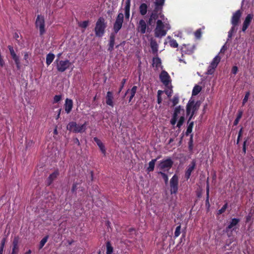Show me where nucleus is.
Returning a JSON list of instances; mask_svg holds the SVG:
<instances>
[{
	"label": "nucleus",
	"mask_w": 254,
	"mask_h": 254,
	"mask_svg": "<svg viewBox=\"0 0 254 254\" xmlns=\"http://www.w3.org/2000/svg\"><path fill=\"white\" fill-rule=\"evenodd\" d=\"M170 29L169 24H164L161 20H158L156 22V26L154 30V35L156 37L161 38L165 36L167 31Z\"/></svg>",
	"instance_id": "f257e3e1"
},
{
	"label": "nucleus",
	"mask_w": 254,
	"mask_h": 254,
	"mask_svg": "<svg viewBox=\"0 0 254 254\" xmlns=\"http://www.w3.org/2000/svg\"><path fill=\"white\" fill-rule=\"evenodd\" d=\"M107 27V22L105 18L100 17L97 20L94 28V32L96 37H102L105 33V29Z\"/></svg>",
	"instance_id": "f03ea898"
},
{
	"label": "nucleus",
	"mask_w": 254,
	"mask_h": 254,
	"mask_svg": "<svg viewBox=\"0 0 254 254\" xmlns=\"http://www.w3.org/2000/svg\"><path fill=\"white\" fill-rule=\"evenodd\" d=\"M87 122H85L83 125H79L75 122H70L67 126V129L74 133H82L86 129Z\"/></svg>",
	"instance_id": "7ed1b4c3"
},
{
	"label": "nucleus",
	"mask_w": 254,
	"mask_h": 254,
	"mask_svg": "<svg viewBox=\"0 0 254 254\" xmlns=\"http://www.w3.org/2000/svg\"><path fill=\"white\" fill-rule=\"evenodd\" d=\"M57 63L56 68L57 70L60 72H63L69 69L72 65V63L68 60H59L57 59L55 61Z\"/></svg>",
	"instance_id": "20e7f679"
},
{
	"label": "nucleus",
	"mask_w": 254,
	"mask_h": 254,
	"mask_svg": "<svg viewBox=\"0 0 254 254\" xmlns=\"http://www.w3.org/2000/svg\"><path fill=\"white\" fill-rule=\"evenodd\" d=\"M201 102L200 101L195 102L191 98L189 101L186 106V113L187 115H189L191 112L195 113L199 109Z\"/></svg>",
	"instance_id": "39448f33"
},
{
	"label": "nucleus",
	"mask_w": 254,
	"mask_h": 254,
	"mask_svg": "<svg viewBox=\"0 0 254 254\" xmlns=\"http://www.w3.org/2000/svg\"><path fill=\"white\" fill-rule=\"evenodd\" d=\"M35 27L39 29L40 36H42L45 33V22L43 16L37 15L35 21Z\"/></svg>",
	"instance_id": "423d86ee"
},
{
	"label": "nucleus",
	"mask_w": 254,
	"mask_h": 254,
	"mask_svg": "<svg viewBox=\"0 0 254 254\" xmlns=\"http://www.w3.org/2000/svg\"><path fill=\"white\" fill-rule=\"evenodd\" d=\"M173 163L172 160L169 158L161 161L158 165V168L163 171H169L172 167Z\"/></svg>",
	"instance_id": "0eeeda50"
},
{
	"label": "nucleus",
	"mask_w": 254,
	"mask_h": 254,
	"mask_svg": "<svg viewBox=\"0 0 254 254\" xmlns=\"http://www.w3.org/2000/svg\"><path fill=\"white\" fill-rule=\"evenodd\" d=\"M124 14L123 13H119L113 24L114 33L117 34L122 28L124 22Z\"/></svg>",
	"instance_id": "6e6552de"
},
{
	"label": "nucleus",
	"mask_w": 254,
	"mask_h": 254,
	"mask_svg": "<svg viewBox=\"0 0 254 254\" xmlns=\"http://www.w3.org/2000/svg\"><path fill=\"white\" fill-rule=\"evenodd\" d=\"M179 177L175 174L170 181L171 194H176L178 190Z\"/></svg>",
	"instance_id": "1a4fd4ad"
},
{
	"label": "nucleus",
	"mask_w": 254,
	"mask_h": 254,
	"mask_svg": "<svg viewBox=\"0 0 254 254\" xmlns=\"http://www.w3.org/2000/svg\"><path fill=\"white\" fill-rule=\"evenodd\" d=\"M159 78L161 81L165 86H167L171 81L170 75L165 70L161 71L159 75Z\"/></svg>",
	"instance_id": "9d476101"
},
{
	"label": "nucleus",
	"mask_w": 254,
	"mask_h": 254,
	"mask_svg": "<svg viewBox=\"0 0 254 254\" xmlns=\"http://www.w3.org/2000/svg\"><path fill=\"white\" fill-rule=\"evenodd\" d=\"M242 14V11L239 9L233 14L231 18V24L234 27L237 26Z\"/></svg>",
	"instance_id": "9b49d317"
},
{
	"label": "nucleus",
	"mask_w": 254,
	"mask_h": 254,
	"mask_svg": "<svg viewBox=\"0 0 254 254\" xmlns=\"http://www.w3.org/2000/svg\"><path fill=\"white\" fill-rule=\"evenodd\" d=\"M181 111H184V109L182 108L181 106H177L175 108L172 118L170 120V124L174 126L176 124L178 115L180 114Z\"/></svg>",
	"instance_id": "f8f14e48"
},
{
	"label": "nucleus",
	"mask_w": 254,
	"mask_h": 254,
	"mask_svg": "<svg viewBox=\"0 0 254 254\" xmlns=\"http://www.w3.org/2000/svg\"><path fill=\"white\" fill-rule=\"evenodd\" d=\"M253 18H254V15L252 13L248 14L246 16V17L244 20V21L243 22V26H242V30L243 32H245L246 30L248 29V28L249 27V25H250V24L252 21V19H253Z\"/></svg>",
	"instance_id": "ddd939ff"
},
{
	"label": "nucleus",
	"mask_w": 254,
	"mask_h": 254,
	"mask_svg": "<svg viewBox=\"0 0 254 254\" xmlns=\"http://www.w3.org/2000/svg\"><path fill=\"white\" fill-rule=\"evenodd\" d=\"M150 46L152 50V53L153 55L158 56V44L156 40V39L153 38H151L150 40Z\"/></svg>",
	"instance_id": "4468645a"
},
{
	"label": "nucleus",
	"mask_w": 254,
	"mask_h": 254,
	"mask_svg": "<svg viewBox=\"0 0 254 254\" xmlns=\"http://www.w3.org/2000/svg\"><path fill=\"white\" fill-rule=\"evenodd\" d=\"M196 166V161L192 160L190 164L189 165L185 173V178L188 180L190 178L191 174Z\"/></svg>",
	"instance_id": "2eb2a0df"
},
{
	"label": "nucleus",
	"mask_w": 254,
	"mask_h": 254,
	"mask_svg": "<svg viewBox=\"0 0 254 254\" xmlns=\"http://www.w3.org/2000/svg\"><path fill=\"white\" fill-rule=\"evenodd\" d=\"M147 27V26L146 22L143 19H141L139 21L137 27V29L139 32L142 34H143L146 32Z\"/></svg>",
	"instance_id": "dca6fc26"
},
{
	"label": "nucleus",
	"mask_w": 254,
	"mask_h": 254,
	"mask_svg": "<svg viewBox=\"0 0 254 254\" xmlns=\"http://www.w3.org/2000/svg\"><path fill=\"white\" fill-rule=\"evenodd\" d=\"M114 96L112 92L108 91L107 92V95L106 96V103L107 105L113 107L114 106V104L113 103Z\"/></svg>",
	"instance_id": "f3484780"
},
{
	"label": "nucleus",
	"mask_w": 254,
	"mask_h": 254,
	"mask_svg": "<svg viewBox=\"0 0 254 254\" xmlns=\"http://www.w3.org/2000/svg\"><path fill=\"white\" fill-rule=\"evenodd\" d=\"M73 107V102L71 99H66L65 101L64 104V109L65 111L67 114L69 113L72 109Z\"/></svg>",
	"instance_id": "a211bd4d"
},
{
	"label": "nucleus",
	"mask_w": 254,
	"mask_h": 254,
	"mask_svg": "<svg viewBox=\"0 0 254 254\" xmlns=\"http://www.w3.org/2000/svg\"><path fill=\"white\" fill-rule=\"evenodd\" d=\"M94 141L96 143L97 145L100 148L101 152L104 155H106V150L104 144L102 142V141L98 138L97 137H95L93 138Z\"/></svg>",
	"instance_id": "6ab92c4d"
},
{
	"label": "nucleus",
	"mask_w": 254,
	"mask_h": 254,
	"mask_svg": "<svg viewBox=\"0 0 254 254\" xmlns=\"http://www.w3.org/2000/svg\"><path fill=\"white\" fill-rule=\"evenodd\" d=\"M59 175V172L58 170L55 171L53 173L50 174L47 179V185H51L53 182L58 177Z\"/></svg>",
	"instance_id": "aec40b11"
},
{
	"label": "nucleus",
	"mask_w": 254,
	"mask_h": 254,
	"mask_svg": "<svg viewBox=\"0 0 254 254\" xmlns=\"http://www.w3.org/2000/svg\"><path fill=\"white\" fill-rule=\"evenodd\" d=\"M19 253L18 239L14 238L12 242V248L11 254H18Z\"/></svg>",
	"instance_id": "412c9836"
},
{
	"label": "nucleus",
	"mask_w": 254,
	"mask_h": 254,
	"mask_svg": "<svg viewBox=\"0 0 254 254\" xmlns=\"http://www.w3.org/2000/svg\"><path fill=\"white\" fill-rule=\"evenodd\" d=\"M130 0H127L125 3V18L128 19L130 15Z\"/></svg>",
	"instance_id": "4be33fe9"
},
{
	"label": "nucleus",
	"mask_w": 254,
	"mask_h": 254,
	"mask_svg": "<svg viewBox=\"0 0 254 254\" xmlns=\"http://www.w3.org/2000/svg\"><path fill=\"white\" fill-rule=\"evenodd\" d=\"M240 220L238 218H233L228 225V226L225 229V232L228 233L230 229L233 228V227L237 225L239 222Z\"/></svg>",
	"instance_id": "5701e85b"
},
{
	"label": "nucleus",
	"mask_w": 254,
	"mask_h": 254,
	"mask_svg": "<svg viewBox=\"0 0 254 254\" xmlns=\"http://www.w3.org/2000/svg\"><path fill=\"white\" fill-rule=\"evenodd\" d=\"M160 158V156H158L156 158L152 159L148 163V167L147 168V172H150L154 171L155 164L157 160Z\"/></svg>",
	"instance_id": "b1692460"
},
{
	"label": "nucleus",
	"mask_w": 254,
	"mask_h": 254,
	"mask_svg": "<svg viewBox=\"0 0 254 254\" xmlns=\"http://www.w3.org/2000/svg\"><path fill=\"white\" fill-rule=\"evenodd\" d=\"M162 12V10H160V9L154 8L149 18L154 19V20H156L159 17V15H161Z\"/></svg>",
	"instance_id": "393cba45"
},
{
	"label": "nucleus",
	"mask_w": 254,
	"mask_h": 254,
	"mask_svg": "<svg viewBox=\"0 0 254 254\" xmlns=\"http://www.w3.org/2000/svg\"><path fill=\"white\" fill-rule=\"evenodd\" d=\"M148 8V6L146 3H141V4L140 5V6L139 7V10L140 14L142 16L145 15L147 12Z\"/></svg>",
	"instance_id": "a878e982"
},
{
	"label": "nucleus",
	"mask_w": 254,
	"mask_h": 254,
	"mask_svg": "<svg viewBox=\"0 0 254 254\" xmlns=\"http://www.w3.org/2000/svg\"><path fill=\"white\" fill-rule=\"evenodd\" d=\"M165 0H155L154 3V8L160 9V10H163V7L164 5Z\"/></svg>",
	"instance_id": "bb28decb"
},
{
	"label": "nucleus",
	"mask_w": 254,
	"mask_h": 254,
	"mask_svg": "<svg viewBox=\"0 0 254 254\" xmlns=\"http://www.w3.org/2000/svg\"><path fill=\"white\" fill-rule=\"evenodd\" d=\"M55 58V56L53 53H49L46 56V64L47 66L51 64L53 62L54 59Z\"/></svg>",
	"instance_id": "cd10ccee"
},
{
	"label": "nucleus",
	"mask_w": 254,
	"mask_h": 254,
	"mask_svg": "<svg viewBox=\"0 0 254 254\" xmlns=\"http://www.w3.org/2000/svg\"><path fill=\"white\" fill-rule=\"evenodd\" d=\"M220 60L221 58L218 55L216 56L211 62L210 65H211L212 67L213 66L215 68H216L218 64L220 63Z\"/></svg>",
	"instance_id": "c85d7f7f"
},
{
	"label": "nucleus",
	"mask_w": 254,
	"mask_h": 254,
	"mask_svg": "<svg viewBox=\"0 0 254 254\" xmlns=\"http://www.w3.org/2000/svg\"><path fill=\"white\" fill-rule=\"evenodd\" d=\"M161 64V59L158 57L157 56L156 57L153 58L152 59V65L153 66H155L156 67L158 68L160 66V65Z\"/></svg>",
	"instance_id": "c756f323"
},
{
	"label": "nucleus",
	"mask_w": 254,
	"mask_h": 254,
	"mask_svg": "<svg viewBox=\"0 0 254 254\" xmlns=\"http://www.w3.org/2000/svg\"><path fill=\"white\" fill-rule=\"evenodd\" d=\"M209 185L207 184L206 186V197L205 200V206L207 208V209H209L210 205L209 201Z\"/></svg>",
	"instance_id": "7c9ffc66"
},
{
	"label": "nucleus",
	"mask_w": 254,
	"mask_h": 254,
	"mask_svg": "<svg viewBox=\"0 0 254 254\" xmlns=\"http://www.w3.org/2000/svg\"><path fill=\"white\" fill-rule=\"evenodd\" d=\"M106 254H112L113 252V247H112L111 242L110 241H107L106 242Z\"/></svg>",
	"instance_id": "2f4dec72"
},
{
	"label": "nucleus",
	"mask_w": 254,
	"mask_h": 254,
	"mask_svg": "<svg viewBox=\"0 0 254 254\" xmlns=\"http://www.w3.org/2000/svg\"><path fill=\"white\" fill-rule=\"evenodd\" d=\"M201 87L199 85H196L192 89V95H197L201 90Z\"/></svg>",
	"instance_id": "473e14b6"
},
{
	"label": "nucleus",
	"mask_w": 254,
	"mask_h": 254,
	"mask_svg": "<svg viewBox=\"0 0 254 254\" xmlns=\"http://www.w3.org/2000/svg\"><path fill=\"white\" fill-rule=\"evenodd\" d=\"M188 124V126L187 127V131L186 132V135L187 136L189 135V134H190L192 130V128L194 125V122H189Z\"/></svg>",
	"instance_id": "72a5a7b5"
},
{
	"label": "nucleus",
	"mask_w": 254,
	"mask_h": 254,
	"mask_svg": "<svg viewBox=\"0 0 254 254\" xmlns=\"http://www.w3.org/2000/svg\"><path fill=\"white\" fill-rule=\"evenodd\" d=\"M242 115H243V111L241 110H239L237 117H236V119L235 120L234 123H233L234 126H237L238 124V123L240 121V120L241 119V118L242 117Z\"/></svg>",
	"instance_id": "f704fd0d"
},
{
	"label": "nucleus",
	"mask_w": 254,
	"mask_h": 254,
	"mask_svg": "<svg viewBox=\"0 0 254 254\" xmlns=\"http://www.w3.org/2000/svg\"><path fill=\"white\" fill-rule=\"evenodd\" d=\"M115 34H116V33H112L110 34L109 46H114L115 41V37H116Z\"/></svg>",
	"instance_id": "c9c22d12"
},
{
	"label": "nucleus",
	"mask_w": 254,
	"mask_h": 254,
	"mask_svg": "<svg viewBox=\"0 0 254 254\" xmlns=\"http://www.w3.org/2000/svg\"><path fill=\"white\" fill-rule=\"evenodd\" d=\"M49 238V236L47 235L45 236L40 241V244L39 246V249H41L45 245V244L46 243V242L48 241V239Z\"/></svg>",
	"instance_id": "e433bc0d"
},
{
	"label": "nucleus",
	"mask_w": 254,
	"mask_h": 254,
	"mask_svg": "<svg viewBox=\"0 0 254 254\" xmlns=\"http://www.w3.org/2000/svg\"><path fill=\"white\" fill-rule=\"evenodd\" d=\"M136 90H137V87L136 86H133L131 90H130V96L129 97V102H130L131 101V100L133 99V98L134 97L136 92Z\"/></svg>",
	"instance_id": "4c0bfd02"
},
{
	"label": "nucleus",
	"mask_w": 254,
	"mask_h": 254,
	"mask_svg": "<svg viewBox=\"0 0 254 254\" xmlns=\"http://www.w3.org/2000/svg\"><path fill=\"white\" fill-rule=\"evenodd\" d=\"M12 58L14 60V61L16 64L17 68L18 69H19L20 68L21 66H20V62L19 57L17 55H15V56L12 57Z\"/></svg>",
	"instance_id": "58836bf2"
},
{
	"label": "nucleus",
	"mask_w": 254,
	"mask_h": 254,
	"mask_svg": "<svg viewBox=\"0 0 254 254\" xmlns=\"http://www.w3.org/2000/svg\"><path fill=\"white\" fill-rule=\"evenodd\" d=\"M80 184V183L78 182L73 183L71 190L72 193L76 194V190L78 189V186H79Z\"/></svg>",
	"instance_id": "ea45409f"
},
{
	"label": "nucleus",
	"mask_w": 254,
	"mask_h": 254,
	"mask_svg": "<svg viewBox=\"0 0 254 254\" xmlns=\"http://www.w3.org/2000/svg\"><path fill=\"white\" fill-rule=\"evenodd\" d=\"M170 46L172 48H176L178 47V44L177 41L174 39H171L169 42Z\"/></svg>",
	"instance_id": "a19ab883"
},
{
	"label": "nucleus",
	"mask_w": 254,
	"mask_h": 254,
	"mask_svg": "<svg viewBox=\"0 0 254 254\" xmlns=\"http://www.w3.org/2000/svg\"><path fill=\"white\" fill-rule=\"evenodd\" d=\"M163 93V91L159 90L157 91V103L158 104H161L162 102V98L161 97L162 94Z\"/></svg>",
	"instance_id": "79ce46f5"
},
{
	"label": "nucleus",
	"mask_w": 254,
	"mask_h": 254,
	"mask_svg": "<svg viewBox=\"0 0 254 254\" xmlns=\"http://www.w3.org/2000/svg\"><path fill=\"white\" fill-rule=\"evenodd\" d=\"M227 207H228V203L226 202L225 204L222 206V207L220 209H219L217 211V214L219 215L222 214L226 211Z\"/></svg>",
	"instance_id": "37998d69"
},
{
	"label": "nucleus",
	"mask_w": 254,
	"mask_h": 254,
	"mask_svg": "<svg viewBox=\"0 0 254 254\" xmlns=\"http://www.w3.org/2000/svg\"><path fill=\"white\" fill-rule=\"evenodd\" d=\"M193 148V134H191L189 141V149L190 151H192Z\"/></svg>",
	"instance_id": "c03bdc74"
},
{
	"label": "nucleus",
	"mask_w": 254,
	"mask_h": 254,
	"mask_svg": "<svg viewBox=\"0 0 254 254\" xmlns=\"http://www.w3.org/2000/svg\"><path fill=\"white\" fill-rule=\"evenodd\" d=\"M158 174L161 175L162 178L163 179L164 181V182L165 183V184H167L168 183V175L165 174V173L162 172V171H160L158 172Z\"/></svg>",
	"instance_id": "a18cd8bd"
},
{
	"label": "nucleus",
	"mask_w": 254,
	"mask_h": 254,
	"mask_svg": "<svg viewBox=\"0 0 254 254\" xmlns=\"http://www.w3.org/2000/svg\"><path fill=\"white\" fill-rule=\"evenodd\" d=\"M179 101V98L178 96L175 95L172 100V104H173L172 106L173 107L175 106L177 104H178Z\"/></svg>",
	"instance_id": "49530a36"
},
{
	"label": "nucleus",
	"mask_w": 254,
	"mask_h": 254,
	"mask_svg": "<svg viewBox=\"0 0 254 254\" xmlns=\"http://www.w3.org/2000/svg\"><path fill=\"white\" fill-rule=\"evenodd\" d=\"M181 229V225H179V226H178L176 227L175 233H174V237L175 238L179 237V236L180 235Z\"/></svg>",
	"instance_id": "de8ad7c7"
},
{
	"label": "nucleus",
	"mask_w": 254,
	"mask_h": 254,
	"mask_svg": "<svg viewBox=\"0 0 254 254\" xmlns=\"http://www.w3.org/2000/svg\"><path fill=\"white\" fill-rule=\"evenodd\" d=\"M184 121H185V117L181 116L180 118L179 121L177 124V127H178L179 128L181 127V126L183 125Z\"/></svg>",
	"instance_id": "09e8293b"
},
{
	"label": "nucleus",
	"mask_w": 254,
	"mask_h": 254,
	"mask_svg": "<svg viewBox=\"0 0 254 254\" xmlns=\"http://www.w3.org/2000/svg\"><path fill=\"white\" fill-rule=\"evenodd\" d=\"M250 91H248L246 93L245 97L242 101L243 106L245 105V104L247 102L249 97L250 96Z\"/></svg>",
	"instance_id": "8fccbe9b"
},
{
	"label": "nucleus",
	"mask_w": 254,
	"mask_h": 254,
	"mask_svg": "<svg viewBox=\"0 0 254 254\" xmlns=\"http://www.w3.org/2000/svg\"><path fill=\"white\" fill-rule=\"evenodd\" d=\"M215 68H215L213 66L212 67L211 65H209L208 67V69H207L206 74L208 75H211V74H213Z\"/></svg>",
	"instance_id": "3c124183"
},
{
	"label": "nucleus",
	"mask_w": 254,
	"mask_h": 254,
	"mask_svg": "<svg viewBox=\"0 0 254 254\" xmlns=\"http://www.w3.org/2000/svg\"><path fill=\"white\" fill-rule=\"evenodd\" d=\"M62 99V95H55L54 97L53 103H57L60 101Z\"/></svg>",
	"instance_id": "603ef678"
},
{
	"label": "nucleus",
	"mask_w": 254,
	"mask_h": 254,
	"mask_svg": "<svg viewBox=\"0 0 254 254\" xmlns=\"http://www.w3.org/2000/svg\"><path fill=\"white\" fill-rule=\"evenodd\" d=\"M7 48L9 51V52H10L11 57L14 56L16 55V53H15L14 50L13 48V47L12 46L9 45V46H8Z\"/></svg>",
	"instance_id": "864d4df0"
},
{
	"label": "nucleus",
	"mask_w": 254,
	"mask_h": 254,
	"mask_svg": "<svg viewBox=\"0 0 254 254\" xmlns=\"http://www.w3.org/2000/svg\"><path fill=\"white\" fill-rule=\"evenodd\" d=\"M194 35L196 38H200L201 36V31L200 29H197L194 33Z\"/></svg>",
	"instance_id": "5fc2aeb1"
},
{
	"label": "nucleus",
	"mask_w": 254,
	"mask_h": 254,
	"mask_svg": "<svg viewBox=\"0 0 254 254\" xmlns=\"http://www.w3.org/2000/svg\"><path fill=\"white\" fill-rule=\"evenodd\" d=\"M127 81V79L126 78H124L122 80V82H121V86H120V88L119 90V91H118V93H120L122 90L123 89L126 82Z\"/></svg>",
	"instance_id": "6e6d98bb"
},
{
	"label": "nucleus",
	"mask_w": 254,
	"mask_h": 254,
	"mask_svg": "<svg viewBox=\"0 0 254 254\" xmlns=\"http://www.w3.org/2000/svg\"><path fill=\"white\" fill-rule=\"evenodd\" d=\"M249 138L248 137L244 142L243 144V152L244 154L246 153V144Z\"/></svg>",
	"instance_id": "4d7b16f0"
},
{
	"label": "nucleus",
	"mask_w": 254,
	"mask_h": 254,
	"mask_svg": "<svg viewBox=\"0 0 254 254\" xmlns=\"http://www.w3.org/2000/svg\"><path fill=\"white\" fill-rule=\"evenodd\" d=\"M155 21L156 20H154V19L149 18L148 20L147 21V24L150 26H153L154 25Z\"/></svg>",
	"instance_id": "13d9d810"
},
{
	"label": "nucleus",
	"mask_w": 254,
	"mask_h": 254,
	"mask_svg": "<svg viewBox=\"0 0 254 254\" xmlns=\"http://www.w3.org/2000/svg\"><path fill=\"white\" fill-rule=\"evenodd\" d=\"M238 70V67L236 66H233L232 69V73H233L234 74H236L237 73Z\"/></svg>",
	"instance_id": "bf43d9fd"
},
{
	"label": "nucleus",
	"mask_w": 254,
	"mask_h": 254,
	"mask_svg": "<svg viewBox=\"0 0 254 254\" xmlns=\"http://www.w3.org/2000/svg\"><path fill=\"white\" fill-rule=\"evenodd\" d=\"M235 27L233 26L232 27L231 30L228 32V37L229 38H231L232 37V33L234 32L235 30Z\"/></svg>",
	"instance_id": "052dcab7"
},
{
	"label": "nucleus",
	"mask_w": 254,
	"mask_h": 254,
	"mask_svg": "<svg viewBox=\"0 0 254 254\" xmlns=\"http://www.w3.org/2000/svg\"><path fill=\"white\" fill-rule=\"evenodd\" d=\"M195 113H193L192 112H191L190 114L189 115V117L188 120V123H189V122H190L191 120L193 118V117Z\"/></svg>",
	"instance_id": "680f3d73"
},
{
	"label": "nucleus",
	"mask_w": 254,
	"mask_h": 254,
	"mask_svg": "<svg viewBox=\"0 0 254 254\" xmlns=\"http://www.w3.org/2000/svg\"><path fill=\"white\" fill-rule=\"evenodd\" d=\"M5 239L3 238L0 243V248H2V249H4V247L5 246Z\"/></svg>",
	"instance_id": "e2e57ef3"
},
{
	"label": "nucleus",
	"mask_w": 254,
	"mask_h": 254,
	"mask_svg": "<svg viewBox=\"0 0 254 254\" xmlns=\"http://www.w3.org/2000/svg\"><path fill=\"white\" fill-rule=\"evenodd\" d=\"M88 25V21H84L82 23L81 25V26L82 28H85L87 27Z\"/></svg>",
	"instance_id": "0e129e2a"
},
{
	"label": "nucleus",
	"mask_w": 254,
	"mask_h": 254,
	"mask_svg": "<svg viewBox=\"0 0 254 254\" xmlns=\"http://www.w3.org/2000/svg\"><path fill=\"white\" fill-rule=\"evenodd\" d=\"M227 47L225 46V45L223 46V47L221 48L220 50V53H224L225 51L226 50Z\"/></svg>",
	"instance_id": "69168bd1"
},
{
	"label": "nucleus",
	"mask_w": 254,
	"mask_h": 254,
	"mask_svg": "<svg viewBox=\"0 0 254 254\" xmlns=\"http://www.w3.org/2000/svg\"><path fill=\"white\" fill-rule=\"evenodd\" d=\"M243 128L241 127L239 131V133H238V136H239V137H242V134H243Z\"/></svg>",
	"instance_id": "338daca9"
},
{
	"label": "nucleus",
	"mask_w": 254,
	"mask_h": 254,
	"mask_svg": "<svg viewBox=\"0 0 254 254\" xmlns=\"http://www.w3.org/2000/svg\"><path fill=\"white\" fill-rule=\"evenodd\" d=\"M114 46H109L108 48V51L111 52L114 50Z\"/></svg>",
	"instance_id": "774afa93"
}]
</instances>
